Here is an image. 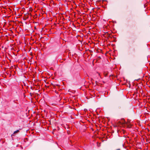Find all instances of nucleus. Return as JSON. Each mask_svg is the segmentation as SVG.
<instances>
[{
  "label": "nucleus",
  "mask_w": 150,
  "mask_h": 150,
  "mask_svg": "<svg viewBox=\"0 0 150 150\" xmlns=\"http://www.w3.org/2000/svg\"><path fill=\"white\" fill-rule=\"evenodd\" d=\"M97 74H98V76L100 77V78H102L101 76V75H100V73H98V72H97Z\"/></svg>",
  "instance_id": "7ed1b4c3"
},
{
  "label": "nucleus",
  "mask_w": 150,
  "mask_h": 150,
  "mask_svg": "<svg viewBox=\"0 0 150 150\" xmlns=\"http://www.w3.org/2000/svg\"><path fill=\"white\" fill-rule=\"evenodd\" d=\"M127 125L128 127L130 128L131 127V125H128V123H127Z\"/></svg>",
  "instance_id": "20e7f679"
},
{
  "label": "nucleus",
  "mask_w": 150,
  "mask_h": 150,
  "mask_svg": "<svg viewBox=\"0 0 150 150\" xmlns=\"http://www.w3.org/2000/svg\"><path fill=\"white\" fill-rule=\"evenodd\" d=\"M19 132V130H17L16 131L14 132L13 134H15L17 133L18 132Z\"/></svg>",
  "instance_id": "f03ea898"
},
{
  "label": "nucleus",
  "mask_w": 150,
  "mask_h": 150,
  "mask_svg": "<svg viewBox=\"0 0 150 150\" xmlns=\"http://www.w3.org/2000/svg\"><path fill=\"white\" fill-rule=\"evenodd\" d=\"M108 74V72L105 71L104 73V76H106Z\"/></svg>",
  "instance_id": "f257e3e1"
}]
</instances>
